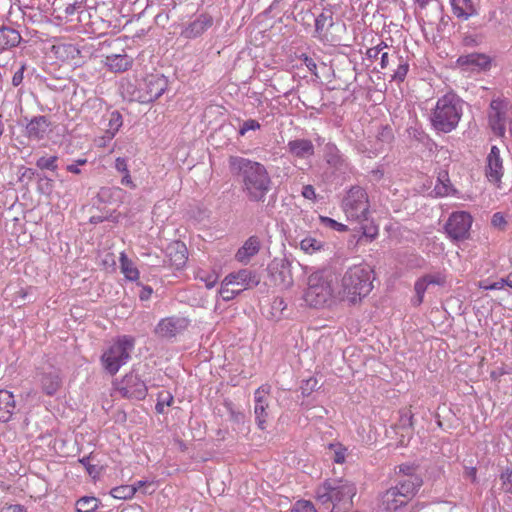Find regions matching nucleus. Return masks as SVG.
Masks as SVG:
<instances>
[{
  "mask_svg": "<svg viewBox=\"0 0 512 512\" xmlns=\"http://www.w3.org/2000/svg\"><path fill=\"white\" fill-rule=\"evenodd\" d=\"M333 25V12L329 9H324L315 18V33L321 35L326 28L332 27Z\"/></svg>",
  "mask_w": 512,
  "mask_h": 512,
  "instance_id": "f704fd0d",
  "label": "nucleus"
},
{
  "mask_svg": "<svg viewBox=\"0 0 512 512\" xmlns=\"http://www.w3.org/2000/svg\"><path fill=\"white\" fill-rule=\"evenodd\" d=\"M227 284L240 286L239 288L250 289L260 283V276L257 272L250 269H241L236 273H230L226 276Z\"/></svg>",
  "mask_w": 512,
  "mask_h": 512,
  "instance_id": "6ab92c4d",
  "label": "nucleus"
},
{
  "mask_svg": "<svg viewBox=\"0 0 512 512\" xmlns=\"http://www.w3.org/2000/svg\"><path fill=\"white\" fill-rule=\"evenodd\" d=\"M491 224L493 227L498 228L499 230L503 231L506 228L507 221L505 220L502 213L497 212L493 214L491 219Z\"/></svg>",
  "mask_w": 512,
  "mask_h": 512,
  "instance_id": "4d7b16f0",
  "label": "nucleus"
},
{
  "mask_svg": "<svg viewBox=\"0 0 512 512\" xmlns=\"http://www.w3.org/2000/svg\"><path fill=\"white\" fill-rule=\"evenodd\" d=\"M507 373H508V371H507V370H506V368L503 366V367H500V368H497V369H495V370L491 371V373H490V377H491V379H492V380L497 381V380H499V378H500L501 376H503V375H505V374H507Z\"/></svg>",
  "mask_w": 512,
  "mask_h": 512,
  "instance_id": "774afa93",
  "label": "nucleus"
},
{
  "mask_svg": "<svg viewBox=\"0 0 512 512\" xmlns=\"http://www.w3.org/2000/svg\"><path fill=\"white\" fill-rule=\"evenodd\" d=\"M41 390L47 396H54L62 386L60 372L53 367L38 373Z\"/></svg>",
  "mask_w": 512,
  "mask_h": 512,
  "instance_id": "aec40b11",
  "label": "nucleus"
},
{
  "mask_svg": "<svg viewBox=\"0 0 512 512\" xmlns=\"http://www.w3.org/2000/svg\"><path fill=\"white\" fill-rule=\"evenodd\" d=\"M287 308V303L282 297H275L271 303V314L276 320L283 316L284 310Z\"/></svg>",
  "mask_w": 512,
  "mask_h": 512,
  "instance_id": "c03bdc74",
  "label": "nucleus"
},
{
  "mask_svg": "<svg viewBox=\"0 0 512 512\" xmlns=\"http://www.w3.org/2000/svg\"><path fill=\"white\" fill-rule=\"evenodd\" d=\"M120 268L125 278L130 281H136L139 278V271L126 254L121 253Z\"/></svg>",
  "mask_w": 512,
  "mask_h": 512,
  "instance_id": "72a5a7b5",
  "label": "nucleus"
},
{
  "mask_svg": "<svg viewBox=\"0 0 512 512\" xmlns=\"http://www.w3.org/2000/svg\"><path fill=\"white\" fill-rule=\"evenodd\" d=\"M390 61L392 62V57L389 53L383 52L380 56V67L382 70L388 68Z\"/></svg>",
  "mask_w": 512,
  "mask_h": 512,
  "instance_id": "69168bd1",
  "label": "nucleus"
},
{
  "mask_svg": "<svg viewBox=\"0 0 512 512\" xmlns=\"http://www.w3.org/2000/svg\"><path fill=\"white\" fill-rule=\"evenodd\" d=\"M226 407L229 411V416H230L231 421H233L237 424L244 423V420H245L244 413H242L241 411L235 410L232 403H227Z\"/></svg>",
  "mask_w": 512,
  "mask_h": 512,
  "instance_id": "5fc2aeb1",
  "label": "nucleus"
},
{
  "mask_svg": "<svg viewBox=\"0 0 512 512\" xmlns=\"http://www.w3.org/2000/svg\"><path fill=\"white\" fill-rule=\"evenodd\" d=\"M447 282V274L445 271H437L434 273H428L418 278L415 282L414 289L416 292V305H420L423 302L425 291L429 285L444 286Z\"/></svg>",
  "mask_w": 512,
  "mask_h": 512,
  "instance_id": "2eb2a0df",
  "label": "nucleus"
},
{
  "mask_svg": "<svg viewBox=\"0 0 512 512\" xmlns=\"http://www.w3.org/2000/svg\"><path fill=\"white\" fill-rule=\"evenodd\" d=\"M492 59L484 53H470L458 57L456 64L466 71L481 72L491 68Z\"/></svg>",
  "mask_w": 512,
  "mask_h": 512,
  "instance_id": "4468645a",
  "label": "nucleus"
},
{
  "mask_svg": "<svg viewBox=\"0 0 512 512\" xmlns=\"http://www.w3.org/2000/svg\"><path fill=\"white\" fill-rule=\"evenodd\" d=\"M399 473L403 476L402 478H412V476H420L416 473V467L411 464H401L398 466Z\"/></svg>",
  "mask_w": 512,
  "mask_h": 512,
  "instance_id": "6e6d98bb",
  "label": "nucleus"
},
{
  "mask_svg": "<svg viewBox=\"0 0 512 512\" xmlns=\"http://www.w3.org/2000/svg\"><path fill=\"white\" fill-rule=\"evenodd\" d=\"M399 427L403 430H413V414L411 411H403L401 413Z\"/></svg>",
  "mask_w": 512,
  "mask_h": 512,
  "instance_id": "09e8293b",
  "label": "nucleus"
},
{
  "mask_svg": "<svg viewBox=\"0 0 512 512\" xmlns=\"http://www.w3.org/2000/svg\"><path fill=\"white\" fill-rule=\"evenodd\" d=\"M139 286H141V291L139 293V298L141 301H147L150 299L153 289L150 286H144L138 283Z\"/></svg>",
  "mask_w": 512,
  "mask_h": 512,
  "instance_id": "e2e57ef3",
  "label": "nucleus"
},
{
  "mask_svg": "<svg viewBox=\"0 0 512 512\" xmlns=\"http://www.w3.org/2000/svg\"><path fill=\"white\" fill-rule=\"evenodd\" d=\"M26 69V66L25 64H22L20 66V68L14 73L13 77H12V85L14 87H17L19 86L22 81H23V78H24V71Z\"/></svg>",
  "mask_w": 512,
  "mask_h": 512,
  "instance_id": "bf43d9fd",
  "label": "nucleus"
},
{
  "mask_svg": "<svg viewBox=\"0 0 512 512\" xmlns=\"http://www.w3.org/2000/svg\"><path fill=\"white\" fill-rule=\"evenodd\" d=\"M268 274L273 283L283 289L293 286L292 260L287 256L275 257L267 266Z\"/></svg>",
  "mask_w": 512,
  "mask_h": 512,
  "instance_id": "9d476101",
  "label": "nucleus"
},
{
  "mask_svg": "<svg viewBox=\"0 0 512 512\" xmlns=\"http://www.w3.org/2000/svg\"><path fill=\"white\" fill-rule=\"evenodd\" d=\"M422 485L423 479L421 476H412V478H401L394 487L399 490L400 496L409 503Z\"/></svg>",
  "mask_w": 512,
  "mask_h": 512,
  "instance_id": "b1692460",
  "label": "nucleus"
},
{
  "mask_svg": "<svg viewBox=\"0 0 512 512\" xmlns=\"http://www.w3.org/2000/svg\"><path fill=\"white\" fill-rule=\"evenodd\" d=\"M104 119L108 122V128L105 130V137L112 139L123 125L122 114L118 110H114L106 114Z\"/></svg>",
  "mask_w": 512,
  "mask_h": 512,
  "instance_id": "7c9ffc66",
  "label": "nucleus"
},
{
  "mask_svg": "<svg viewBox=\"0 0 512 512\" xmlns=\"http://www.w3.org/2000/svg\"><path fill=\"white\" fill-rule=\"evenodd\" d=\"M134 347V337L130 335L117 337L101 356V363L105 371L112 376L115 375L129 361Z\"/></svg>",
  "mask_w": 512,
  "mask_h": 512,
  "instance_id": "39448f33",
  "label": "nucleus"
},
{
  "mask_svg": "<svg viewBox=\"0 0 512 512\" xmlns=\"http://www.w3.org/2000/svg\"><path fill=\"white\" fill-rule=\"evenodd\" d=\"M99 505L100 500L93 496H83L75 504L77 512H95Z\"/></svg>",
  "mask_w": 512,
  "mask_h": 512,
  "instance_id": "c9c22d12",
  "label": "nucleus"
},
{
  "mask_svg": "<svg viewBox=\"0 0 512 512\" xmlns=\"http://www.w3.org/2000/svg\"><path fill=\"white\" fill-rule=\"evenodd\" d=\"M500 490L507 494V502L512 503V469L506 468L499 475Z\"/></svg>",
  "mask_w": 512,
  "mask_h": 512,
  "instance_id": "e433bc0d",
  "label": "nucleus"
},
{
  "mask_svg": "<svg viewBox=\"0 0 512 512\" xmlns=\"http://www.w3.org/2000/svg\"><path fill=\"white\" fill-rule=\"evenodd\" d=\"M435 192L439 196H447L453 191L449 180L447 179V183L441 182L437 184L434 188Z\"/></svg>",
  "mask_w": 512,
  "mask_h": 512,
  "instance_id": "13d9d810",
  "label": "nucleus"
},
{
  "mask_svg": "<svg viewBox=\"0 0 512 512\" xmlns=\"http://www.w3.org/2000/svg\"><path fill=\"white\" fill-rule=\"evenodd\" d=\"M22 37L18 30L10 26L0 27V51L14 48L20 44Z\"/></svg>",
  "mask_w": 512,
  "mask_h": 512,
  "instance_id": "a878e982",
  "label": "nucleus"
},
{
  "mask_svg": "<svg viewBox=\"0 0 512 512\" xmlns=\"http://www.w3.org/2000/svg\"><path fill=\"white\" fill-rule=\"evenodd\" d=\"M464 477L469 479L472 483H477V469L475 467H465Z\"/></svg>",
  "mask_w": 512,
  "mask_h": 512,
  "instance_id": "0e129e2a",
  "label": "nucleus"
},
{
  "mask_svg": "<svg viewBox=\"0 0 512 512\" xmlns=\"http://www.w3.org/2000/svg\"><path fill=\"white\" fill-rule=\"evenodd\" d=\"M292 512H317V510L310 501L299 500L294 504Z\"/></svg>",
  "mask_w": 512,
  "mask_h": 512,
  "instance_id": "864d4df0",
  "label": "nucleus"
},
{
  "mask_svg": "<svg viewBox=\"0 0 512 512\" xmlns=\"http://www.w3.org/2000/svg\"><path fill=\"white\" fill-rule=\"evenodd\" d=\"M486 177L490 182L499 183L503 176V162L500 157V150L497 146H492L487 156Z\"/></svg>",
  "mask_w": 512,
  "mask_h": 512,
  "instance_id": "412c9836",
  "label": "nucleus"
},
{
  "mask_svg": "<svg viewBox=\"0 0 512 512\" xmlns=\"http://www.w3.org/2000/svg\"><path fill=\"white\" fill-rule=\"evenodd\" d=\"M382 506L387 511H396L402 506L408 504L407 500L400 496V492L395 487L386 490L381 498Z\"/></svg>",
  "mask_w": 512,
  "mask_h": 512,
  "instance_id": "bb28decb",
  "label": "nucleus"
},
{
  "mask_svg": "<svg viewBox=\"0 0 512 512\" xmlns=\"http://www.w3.org/2000/svg\"><path fill=\"white\" fill-rule=\"evenodd\" d=\"M58 157L53 155V156H49V157H40L39 159H37L36 161V166L37 168L41 169V170H49L51 172L54 173V176L55 177H58V172H57V169H58Z\"/></svg>",
  "mask_w": 512,
  "mask_h": 512,
  "instance_id": "a19ab883",
  "label": "nucleus"
},
{
  "mask_svg": "<svg viewBox=\"0 0 512 512\" xmlns=\"http://www.w3.org/2000/svg\"><path fill=\"white\" fill-rule=\"evenodd\" d=\"M323 246L324 244L321 241H318L312 237H306L300 242V248L305 253L309 254L320 251L323 248Z\"/></svg>",
  "mask_w": 512,
  "mask_h": 512,
  "instance_id": "37998d69",
  "label": "nucleus"
},
{
  "mask_svg": "<svg viewBox=\"0 0 512 512\" xmlns=\"http://www.w3.org/2000/svg\"><path fill=\"white\" fill-rule=\"evenodd\" d=\"M133 60L126 54H112L105 58V65L114 73L125 72L132 66Z\"/></svg>",
  "mask_w": 512,
  "mask_h": 512,
  "instance_id": "cd10ccee",
  "label": "nucleus"
},
{
  "mask_svg": "<svg viewBox=\"0 0 512 512\" xmlns=\"http://www.w3.org/2000/svg\"><path fill=\"white\" fill-rule=\"evenodd\" d=\"M87 0H74L73 3H69L65 8V14L71 16L76 12L83 11L86 6Z\"/></svg>",
  "mask_w": 512,
  "mask_h": 512,
  "instance_id": "3c124183",
  "label": "nucleus"
},
{
  "mask_svg": "<svg viewBox=\"0 0 512 512\" xmlns=\"http://www.w3.org/2000/svg\"><path fill=\"white\" fill-rule=\"evenodd\" d=\"M506 285L504 283V279L501 278L498 281L492 282L489 285L482 286L486 290H499L504 288Z\"/></svg>",
  "mask_w": 512,
  "mask_h": 512,
  "instance_id": "338daca9",
  "label": "nucleus"
},
{
  "mask_svg": "<svg viewBox=\"0 0 512 512\" xmlns=\"http://www.w3.org/2000/svg\"><path fill=\"white\" fill-rule=\"evenodd\" d=\"M115 168H116V170L118 172H120L122 174L129 173V169H128V165H127V160L125 158L118 157L115 160Z\"/></svg>",
  "mask_w": 512,
  "mask_h": 512,
  "instance_id": "680f3d73",
  "label": "nucleus"
},
{
  "mask_svg": "<svg viewBox=\"0 0 512 512\" xmlns=\"http://www.w3.org/2000/svg\"><path fill=\"white\" fill-rule=\"evenodd\" d=\"M507 107L508 103L501 99H494L490 103L489 126L498 137L505 136V123L506 121L508 122L506 116Z\"/></svg>",
  "mask_w": 512,
  "mask_h": 512,
  "instance_id": "f8f14e48",
  "label": "nucleus"
},
{
  "mask_svg": "<svg viewBox=\"0 0 512 512\" xmlns=\"http://www.w3.org/2000/svg\"><path fill=\"white\" fill-rule=\"evenodd\" d=\"M301 194L305 199L316 200L315 188L311 184L304 185Z\"/></svg>",
  "mask_w": 512,
  "mask_h": 512,
  "instance_id": "052dcab7",
  "label": "nucleus"
},
{
  "mask_svg": "<svg viewBox=\"0 0 512 512\" xmlns=\"http://www.w3.org/2000/svg\"><path fill=\"white\" fill-rule=\"evenodd\" d=\"M261 249V240L258 236H250L244 244L237 250L235 259L246 265L250 262L251 258L254 257Z\"/></svg>",
  "mask_w": 512,
  "mask_h": 512,
  "instance_id": "5701e85b",
  "label": "nucleus"
},
{
  "mask_svg": "<svg viewBox=\"0 0 512 512\" xmlns=\"http://www.w3.org/2000/svg\"><path fill=\"white\" fill-rule=\"evenodd\" d=\"M331 275L325 270L313 272L307 281L304 300L310 307H323L332 297Z\"/></svg>",
  "mask_w": 512,
  "mask_h": 512,
  "instance_id": "423d86ee",
  "label": "nucleus"
},
{
  "mask_svg": "<svg viewBox=\"0 0 512 512\" xmlns=\"http://www.w3.org/2000/svg\"><path fill=\"white\" fill-rule=\"evenodd\" d=\"M363 221H360V226L356 227L354 229L355 234L353 237H358L357 242L362 243L363 241L371 242L374 240L378 235V227L376 225L370 224H363Z\"/></svg>",
  "mask_w": 512,
  "mask_h": 512,
  "instance_id": "2f4dec72",
  "label": "nucleus"
},
{
  "mask_svg": "<svg viewBox=\"0 0 512 512\" xmlns=\"http://www.w3.org/2000/svg\"><path fill=\"white\" fill-rule=\"evenodd\" d=\"M335 484L332 482V479H328L323 482V484L317 489V499L322 503H332L333 504V490L335 488L332 486Z\"/></svg>",
  "mask_w": 512,
  "mask_h": 512,
  "instance_id": "58836bf2",
  "label": "nucleus"
},
{
  "mask_svg": "<svg viewBox=\"0 0 512 512\" xmlns=\"http://www.w3.org/2000/svg\"><path fill=\"white\" fill-rule=\"evenodd\" d=\"M329 449L334 451V462L342 464L345 461L346 449L341 444H329Z\"/></svg>",
  "mask_w": 512,
  "mask_h": 512,
  "instance_id": "603ef678",
  "label": "nucleus"
},
{
  "mask_svg": "<svg viewBox=\"0 0 512 512\" xmlns=\"http://www.w3.org/2000/svg\"><path fill=\"white\" fill-rule=\"evenodd\" d=\"M213 23L214 19L210 14L201 13L184 27L180 35L185 39L198 38L212 27Z\"/></svg>",
  "mask_w": 512,
  "mask_h": 512,
  "instance_id": "dca6fc26",
  "label": "nucleus"
},
{
  "mask_svg": "<svg viewBox=\"0 0 512 512\" xmlns=\"http://www.w3.org/2000/svg\"><path fill=\"white\" fill-rule=\"evenodd\" d=\"M136 492H137V488L135 485H121V486L114 487L110 491V494L112 497H114L116 499L126 500V499L132 498Z\"/></svg>",
  "mask_w": 512,
  "mask_h": 512,
  "instance_id": "ea45409f",
  "label": "nucleus"
},
{
  "mask_svg": "<svg viewBox=\"0 0 512 512\" xmlns=\"http://www.w3.org/2000/svg\"><path fill=\"white\" fill-rule=\"evenodd\" d=\"M454 15L462 20H468L471 16L477 15L473 0H450Z\"/></svg>",
  "mask_w": 512,
  "mask_h": 512,
  "instance_id": "c756f323",
  "label": "nucleus"
},
{
  "mask_svg": "<svg viewBox=\"0 0 512 512\" xmlns=\"http://www.w3.org/2000/svg\"><path fill=\"white\" fill-rule=\"evenodd\" d=\"M287 152L297 159H309L315 154L314 144L310 139L296 138L290 140L286 146Z\"/></svg>",
  "mask_w": 512,
  "mask_h": 512,
  "instance_id": "4be33fe9",
  "label": "nucleus"
},
{
  "mask_svg": "<svg viewBox=\"0 0 512 512\" xmlns=\"http://www.w3.org/2000/svg\"><path fill=\"white\" fill-rule=\"evenodd\" d=\"M327 148L328 152L326 155V161L331 167L340 169L343 166H346L345 159L335 145H328Z\"/></svg>",
  "mask_w": 512,
  "mask_h": 512,
  "instance_id": "4c0bfd02",
  "label": "nucleus"
},
{
  "mask_svg": "<svg viewBox=\"0 0 512 512\" xmlns=\"http://www.w3.org/2000/svg\"><path fill=\"white\" fill-rule=\"evenodd\" d=\"M271 392V386L269 384H263L257 388L254 392V414L256 424L259 429L264 430L265 424L269 413L267 411L269 407L268 396Z\"/></svg>",
  "mask_w": 512,
  "mask_h": 512,
  "instance_id": "ddd939ff",
  "label": "nucleus"
},
{
  "mask_svg": "<svg viewBox=\"0 0 512 512\" xmlns=\"http://www.w3.org/2000/svg\"><path fill=\"white\" fill-rule=\"evenodd\" d=\"M333 506L330 512H348L353 507V497L357 493L356 485L346 479H332Z\"/></svg>",
  "mask_w": 512,
  "mask_h": 512,
  "instance_id": "6e6552de",
  "label": "nucleus"
},
{
  "mask_svg": "<svg viewBox=\"0 0 512 512\" xmlns=\"http://www.w3.org/2000/svg\"><path fill=\"white\" fill-rule=\"evenodd\" d=\"M230 173L241 184V190L250 202H264L272 188V179L266 167L257 161L241 156L228 159Z\"/></svg>",
  "mask_w": 512,
  "mask_h": 512,
  "instance_id": "f257e3e1",
  "label": "nucleus"
},
{
  "mask_svg": "<svg viewBox=\"0 0 512 512\" xmlns=\"http://www.w3.org/2000/svg\"><path fill=\"white\" fill-rule=\"evenodd\" d=\"M14 395L7 390H0V422H8L15 410Z\"/></svg>",
  "mask_w": 512,
  "mask_h": 512,
  "instance_id": "c85d7f7f",
  "label": "nucleus"
},
{
  "mask_svg": "<svg viewBox=\"0 0 512 512\" xmlns=\"http://www.w3.org/2000/svg\"><path fill=\"white\" fill-rule=\"evenodd\" d=\"M51 121L47 116L33 117L25 127V135L34 141L43 140L51 131Z\"/></svg>",
  "mask_w": 512,
  "mask_h": 512,
  "instance_id": "f3484780",
  "label": "nucleus"
},
{
  "mask_svg": "<svg viewBox=\"0 0 512 512\" xmlns=\"http://www.w3.org/2000/svg\"><path fill=\"white\" fill-rule=\"evenodd\" d=\"M368 194L360 186H352L342 201V207L348 218L367 221L369 214Z\"/></svg>",
  "mask_w": 512,
  "mask_h": 512,
  "instance_id": "0eeeda50",
  "label": "nucleus"
},
{
  "mask_svg": "<svg viewBox=\"0 0 512 512\" xmlns=\"http://www.w3.org/2000/svg\"><path fill=\"white\" fill-rule=\"evenodd\" d=\"M319 221L321 225L338 232H344L348 229L346 225L327 216H320Z\"/></svg>",
  "mask_w": 512,
  "mask_h": 512,
  "instance_id": "49530a36",
  "label": "nucleus"
},
{
  "mask_svg": "<svg viewBox=\"0 0 512 512\" xmlns=\"http://www.w3.org/2000/svg\"><path fill=\"white\" fill-rule=\"evenodd\" d=\"M189 320L184 317H168L162 319L156 326V333L162 337L172 338L180 331L185 330Z\"/></svg>",
  "mask_w": 512,
  "mask_h": 512,
  "instance_id": "a211bd4d",
  "label": "nucleus"
},
{
  "mask_svg": "<svg viewBox=\"0 0 512 512\" xmlns=\"http://www.w3.org/2000/svg\"><path fill=\"white\" fill-rule=\"evenodd\" d=\"M167 256L169 257L170 264L176 269H181L186 264L187 248L186 245L181 241H175L171 243L166 250Z\"/></svg>",
  "mask_w": 512,
  "mask_h": 512,
  "instance_id": "393cba45",
  "label": "nucleus"
},
{
  "mask_svg": "<svg viewBox=\"0 0 512 512\" xmlns=\"http://www.w3.org/2000/svg\"><path fill=\"white\" fill-rule=\"evenodd\" d=\"M463 101L454 93L440 97L431 115V124L438 132L454 130L462 116Z\"/></svg>",
  "mask_w": 512,
  "mask_h": 512,
  "instance_id": "20e7f679",
  "label": "nucleus"
},
{
  "mask_svg": "<svg viewBox=\"0 0 512 512\" xmlns=\"http://www.w3.org/2000/svg\"><path fill=\"white\" fill-rule=\"evenodd\" d=\"M167 87V78L158 73L135 78L123 85L124 92L129 99L142 104L154 102L166 91Z\"/></svg>",
  "mask_w": 512,
  "mask_h": 512,
  "instance_id": "7ed1b4c3",
  "label": "nucleus"
},
{
  "mask_svg": "<svg viewBox=\"0 0 512 512\" xmlns=\"http://www.w3.org/2000/svg\"><path fill=\"white\" fill-rule=\"evenodd\" d=\"M174 401L173 395L168 391H161L157 396V403L155 405V410L159 414L164 413L165 406H171Z\"/></svg>",
  "mask_w": 512,
  "mask_h": 512,
  "instance_id": "79ce46f5",
  "label": "nucleus"
},
{
  "mask_svg": "<svg viewBox=\"0 0 512 512\" xmlns=\"http://www.w3.org/2000/svg\"><path fill=\"white\" fill-rule=\"evenodd\" d=\"M147 382L149 381L141 379L136 370L132 369L131 372L123 377L118 390L124 398L143 400L148 393Z\"/></svg>",
  "mask_w": 512,
  "mask_h": 512,
  "instance_id": "9b49d317",
  "label": "nucleus"
},
{
  "mask_svg": "<svg viewBox=\"0 0 512 512\" xmlns=\"http://www.w3.org/2000/svg\"><path fill=\"white\" fill-rule=\"evenodd\" d=\"M472 222L473 218L468 212L457 211L449 216L444 229L452 241H463L470 236Z\"/></svg>",
  "mask_w": 512,
  "mask_h": 512,
  "instance_id": "1a4fd4ad",
  "label": "nucleus"
},
{
  "mask_svg": "<svg viewBox=\"0 0 512 512\" xmlns=\"http://www.w3.org/2000/svg\"><path fill=\"white\" fill-rule=\"evenodd\" d=\"M373 270L368 265L349 267L341 280L340 294L343 300L355 305L373 289Z\"/></svg>",
  "mask_w": 512,
  "mask_h": 512,
  "instance_id": "f03ea898",
  "label": "nucleus"
},
{
  "mask_svg": "<svg viewBox=\"0 0 512 512\" xmlns=\"http://www.w3.org/2000/svg\"><path fill=\"white\" fill-rule=\"evenodd\" d=\"M261 128V124L255 119H248L243 121L240 125L238 134L244 136L248 131H256Z\"/></svg>",
  "mask_w": 512,
  "mask_h": 512,
  "instance_id": "de8ad7c7",
  "label": "nucleus"
},
{
  "mask_svg": "<svg viewBox=\"0 0 512 512\" xmlns=\"http://www.w3.org/2000/svg\"><path fill=\"white\" fill-rule=\"evenodd\" d=\"M229 286H232V284H227V280L225 278L219 290V294L224 301L232 300L243 291V288H237V290H230Z\"/></svg>",
  "mask_w": 512,
  "mask_h": 512,
  "instance_id": "a18cd8bd",
  "label": "nucleus"
},
{
  "mask_svg": "<svg viewBox=\"0 0 512 512\" xmlns=\"http://www.w3.org/2000/svg\"><path fill=\"white\" fill-rule=\"evenodd\" d=\"M93 459L92 454L88 456H84L83 458L79 459V462L85 467L87 473L92 476L96 477L98 475L99 471L96 465L91 464V460Z\"/></svg>",
  "mask_w": 512,
  "mask_h": 512,
  "instance_id": "8fccbe9b",
  "label": "nucleus"
},
{
  "mask_svg": "<svg viewBox=\"0 0 512 512\" xmlns=\"http://www.w3.org/2000/svg\"><path fill=\"white\" fill-rule=\"evenodd\" d=\"M392 63L397 64V68L393 71L391 79L398 82H403L409 71V64L406 59L400 56L397 52L391 54Z\"/></svg>",
  "mask_w": 512,
  "mask_h": 512,
  "instance_id": "473e14b6",
  "label": "nucleus"
}]
</instances>
